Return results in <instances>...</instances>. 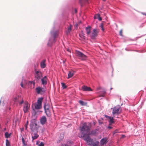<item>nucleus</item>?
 I'll use <instances>...</instances> for the list:
<instances>
[{
	"mask_svg": "<svg viewBox=\"0 0 146 146\" xmlns=\"http://www.w3.org/2000/svg\"><path fill=\"white\" fill-rule=\"evenodd\" d=\"M67 50L68 51L70 52H71L70 50V49H67Z\"/></svg>",
	"mask_w": 146,
	"mask_h": 146,
	"instance_id": "a18cd8bd",
	"label": "nucleus"
},
{
	"mask_svg": "<svg viewBox=\"0 0 146 146\" xmlns=\"http://www.w3.org/2000/svg\"><path fill=\"white\" fill-rule=\"evenodd\" d=\"M100 27L102 29V31H104V25L103 23H101V24Z\"/></svg>",
	"mask_w": 146,
	"mask_h": 146,
	"instance_id": "c756f323",
	"label": "nucleus"
},
{
	"mask_svg": "<svg viewBox=\"0 0 146 146\" xmlns=\"http://www.w3.org/2000/svg\"><path fill=\"white\" fill-rule=\"evenodd\" d=\"M91 28V27L90 26H88V27H86L85 29L86 33L88 36H90V34Z\"/></svg>",
	"mask_w": 146,
	"mask_h": 146,
	"instance_id": "4468645a",
	"label": "nucleus"
},
{
	"mask_svg": "<svg viewBox=\"0 0 146 146\" xmlns=\"http://www.w3.org/2000/svg\"><path fill=\"white\" fill-rule=\"evenodd\" d=\"M103 1H105L106 0H102Z\"/></svg>",
	"mask_w": 146,
	"mask_h": 146,
	"instance_id": "8fccbe9b",
	"label": "nucleus"
},
{
	"mask_svg": "<svg viewBox=\"0 0 146 146\" xmlns=\"http://www.w3.org/2000/svg\"><path fill=\"white\" fill-rule=\"evenodd\" d=\"M39 126L37 124L36 122L35 121H32L30 124V128L32 132L38 131Z\"/></svg>",
	"mask_w": 146,
	"mask_h": 146,
	"instance_id": "f03ea898",
	"label": "nucleus"
},
{
	"mask_svg": "<svg viewBox=\"0 0 146 146\" xmlns=\"http://www.w3.org/2000/svg\"><path fill=\"white\" fill-rule=\"evenodd\" d=\"M36 132H32V138L33 141L37 139L39 137V135L37 134Z\"/></svg>",
	"mask_w": 146,
	"mask_h": 146,
	"instance_id": "ddd939ff",
	"label": "nucleus"
},
{
	"mask_svg": "<svg viewBox=\"0 0 146 146\" xmlns=\"http://www.w3.org/2000/svg\"><path fill=\"white\" fill-rule=\"evenodd\" d=\"M80 36L82 40H84L85 39V36L84 34L82 33V34L80 35Z\"/></svg>",
	"mask_w": 146,
	"mask_h": 146,
	"instance_id": "b1692460",
	"label": "nucleus"
},
{
	"mask_svg": "<svg viewBox=\"0 0 146 146\" xmlns=\"http://www.w3.org/2000/svg\"><path fill=\"white\" fill-rule=\"evenodd\" d=\"M79 103L80 105L82 106H85L87 105V103L84 102L80 100L79 101Z\"/></svg>",
	"mask_w": 146,
	"mask_h": 146,
	"instance_id": "a878e982",
	"label": "nucleus"
},
{
	"mask_svg": "<svg viewBox=\"0 0 146 146\" xmlns=\"http://www.w3.org/2000/svg\"><path fill=\"white\" fill-rule=\"evenodd\" d=\"M105 117L106 118H108V119H109V117H109L108 116V115H105Z\"/></svg>",
	"mask_w": 146,
	"mask_h": 146,
	"instance_id": "37998d69",
	"label": "nucleus"
},
{
	"mask_svg": "<svg viewBox=\"0 0 146 146\" xmlns=\"http://www.w3.org/2000/svg\"><path fill=\"white\" fill-rule=\"evenodd\" d=\"M22 141L23 144V146H27V142L25 141L24 138L23 137L22 139Z\"/></svg>",
	"mask_w": 146,
	"mask_h": 146,
	"instance_id": "5701e85b",
	"label": "nucleus"
},
{
	"mask_svg": "<svg viewBox=\"0 0 146 146\" xmlns=\"http://www.w3.org/2000/svg\"><path fill=\"white\" fill-rule=\"evenodd\" d=\"M47 76H44L41 79L42 84L43 85H46L47 84Z\"/></svg>",
	"mask_w": 146,
	"mask_h": 146,
	"instance_id": "2eb2a0df",
	"label": "nucleus"
},
{
	"mask_svg": "<svg viewBox=\"0 0 146 146\" xmlns=\"http://www.w3.org/2000/svg\"><path fill=\"white\" fill-rule=\"evenodd\" d=\"M99 32V30L96 29H93L90 35V37L92 39H95L97 36Z\"/></svg>",
	"mask_w": 146,
	"mask_h": 146,
	"instance_id": "0eeeda50",
	"label": "nucleus"
},
{
	"mask_svg": "<svg viewBox=\"0 0 146 146\" xmlns=\"http://www.w3.org/2000/svg\"><path fill=\"white\" fill-rule=\"evenodd\" d=\"M117 133V132H116V131H114V133Z\"/></svg>",
	"mask_w": 146,
	"mask_h": 146,
	"instance_id": "de8ad7c7",
	"label": "nucleus"
},
{
	"mask_svg": "<svg viewBox=\"0 0 146 146\" xmlns=\"http://www.w3.org/2000/svg\"><path fill=\"white\" fill-rule=\"evenodd\" d=\"M23 103V101L22 100L21 102H19V104L20 105H21Z\"/></svg>",
	"mask_w": 146,
	"mask_h": 146,
	"instance_id": "e433bc0d",
	"label": "nucleus"
},
{
	"mask_svg": "<svg viewBox=\"0 0 146 146\" xmlns=\"http://www.w3.org/2000/svg\"><path fill=\"white\" fill-rule=\"evenodd\" d=\"M98 19L100 21H101L102 20V18L100 17L99 18H98Z\"/></svg>",
	"mask_w": 146,
	"mask_h": 146,
	"instance_id": "58836bf2",
	"label": "nucleus"
},
{
	"mask_svg": "<svg viewBox=\"0 0 146 146\" xmlns=\"http://www.w3.org/2000/svg\"><path fill=\"white\" fill-rule=\"evenodd\" d=\"M35 80L36 81L38 82V80L40 79L42 76V73L40 71L36 69L35 70Z\"/></svg>",
	"mask_w": 146,
	"mask_h": 146,
	"instance_id": "39448f33",
	"label": "nucleus"
},
{
	"mask_svg": "<svg viewBox=\"0 0 146 146\" xmlns=\"http://www.w3.org/2000/svg\"><path fill=\"white\" fill-rule=\"evenodd\" d=\"M20 99H21V97L20 96H18L15 98L14 99V100L15 102H19V100Z\"/></svg>",
	"mask_w": 146,
	"mask_h": 146,
	"instance_id": "4be33fe9",
	"label": "nucleus"
},
{
	"mask_svg": "<svg viewBox=\"0 0 146 146\" xmlns=\"http://www.w3.org/2000/svg\"><path fill=\"white\" fill-rule=\"evenodd\" d=\"M82 88L84 91H92V90L90 87H88L85 86H83Z\"/></svg>",
	"mask_w": 146,
	"mask_h": 146,
	"instance_id": "dca6fc26",
	"label": "nucleus"
},
{
	"mask_svg": "<svg viewBox=\"0 0 146 146\" xmlns=\"http://www.w3.org/2000/svg\"><path fill=\"white\" fill-rule=\"evenodd\" d=\"M46 121V117L44 116H43L41 118L40 120V122L43 125L44 124Z\"/></svg>",
	"mask_w": 146,
	"mask_h": 146,
	"instance_id": "a211bd4d",
	"label": "nucleus"
},
{
	"mask_svg": "<svg viewBox=\"0 0 146 146\" xmlns=\"http://www.w3.org/2000/svg\"><path fill=\"white\" fill-rule=\"evenodd\" d=\"M76 54L82 60H86L87 58V56L86 55L79 51H76Z\"/></svg>",
	"mask_w": 146,
	"mask_h": 146,
	"instance_id": "423d86ee",
	"label": "nucleus"
},
{
	"mask_svg": "<svg viewBox=\"0 0 146 146\" xmlns=\"http://www.w3.org/2000/svg\"><path fill=\"white\" fill-rule=\"evenodd\" d=\"M72 27V25H70L69 27L68 28L67 30L66 31V34H68L70 33L71 31Z\"/></svg>",
	"mask_w": 146,
	"mask_h": 146,
	"instance_id": "412c9836",
	"label": "nucleus"
},
{
	"mask_svg": "<svg viewBox=\"0 0 146 146\" xmlns=\"http://www.w3.org/2000/svg\"><path fill=\"white\" fill-rule=\"evenodd\" d=\"M112 109V115L113 117H115L116 115H118L121 113V110L119 106H117L111 109Z\"/></svg>",
	"mask_w": 146,
	"mask_h": 146,
	"instance_id": "20e7f679",
	"label": "nucleus"
},
{
	"mask_svg": "<svg viewBox=\"0 0 146 146\" xmlns=\"http://www.w3.org/2000/svg\"><path fill=\"white\" fill-rule=\"evenodd\" d=\"M113 117H109V125H111L114 122L113 121Z\"/></svg>",
	"mask_w": 146,
	"mask_h": 146,
	"instance_id": "aec40b11",
	"label": "nucleus"
},
{
	"mask_svg": "<svg viewBox=\"0 0 146 146\" xmlns=\"http://www.w3.org/2000/svg\"><path fill=\"white\" fill-rule=\"evenodd\" d=\"M30 109V105L27 102H24L23 104V110L25 113H26L29 111Z\"/></svg>",
	"mask_w": 146,
	"mask_h": 146,
	"instance_id": "9d476101",
	"label": "nucleus"
},
{
	"mask_svg": "<svg viewBox=\"0 0 146 146\" xmlns=\"http://www.w3.org/2000/svg\"><path fill=\"white\" fill-rule=\"evenodd\" d=\"M44 108L46 115L50 116L51 112L50 111L51 108L50 105L48 104H45L44 106Z\"/></svg>",
	"mask_w": 146,
	"mask_h": 146,
	"instance_id": "1a4fd4ad",
	"label": "nucleus"
},
{
	"mask_svg": "<svg viewBox=\"0 0 146 146\" xmlns=\"http://www.w3.org/2000/svg\"><path fill=\"white\" fill-rule=\"evenodd\" d=\"M86 1H88V0H86ZM82 0H79V2L81 4V5H82Z\"/></svg>",
	"mask_w": 146,
	"mask_h": 146,
	"instance_id": "ea45409f",
	"label": "nucleus"
},
{
	"mask_svg": "<svg viewBox=\"0 0 146 146\" xmlns=\"http://www.w3.org/2000/svg\"><path fill=\"white\" fill-rule=\"evenodd\" d=\"M68 143L70 144H73V142L72 141H70L68 142Z\"/></svg>",
	"mask_w": 146,
	"mask_h": 146,
	"instance_id": "c9c22d12",
	"label": "nucleus"
},
{
	"mask_svg": "<svg viewBox=\"0 0 146 146\" xmlns=\"http://www.w3.org/2000/svg\"><path fill=\"white\" fill-rule=\"evenodd\" d=\"M46 61V60L44 59L40 63V66L41 68H43L46 67V65L45 64Z\"/></svg>",
	"mask_w": 146,
	"mask_h": 146,
	"instance_id": "f3484780",
	"label": "nucleus"
},
{
	"mask_svg": "<svg viewBox=\"0 0 146 146\" xmlns=\"http://www.w3.org/2000/svg\"><path fill=\"white\" fill-rule=\"evenodd\" d=\"M36 90L37 93L38 94H42L45 91V90L44 88L40 87L36 88Z\"/></svg>",
	"mask_w": 146,
	"mask_h": 146,
	"instance_id": "9b49d317",
	"label": "nucleus"
},
{
	"mask_svg": "<svg viewBox=\"0 0 146 146\" xmlns=\"http://www.w3.org/2000/svg\"><path fill=\"white\" fill-rule=\"evenodd\" d=\"M39 146H44V143L42 142L40 143V144L38 145Z\"/></svg>",
	"mask_w": 146,
	"mask_h": 146,
	"instance_id": "2f4dec72",
	"label": "nucleus"
},
{
	"mask_svg": "<svg viewBox=\"0 0 146 146\" xmlns=\"http://www.w3.org/2000/svg\"><path fill=\"white\" fill-rule=\"evenodd\" d=\"M21 86L23 88V83L22 82H21Z\"/></svg>",
	"mask_w": 146,
	"mask_h": 146,
	"instance_id": "a19ab883",
	"label": "nucleus"
},
{
	"mask_svg": "<svg viewBox=\"0 0 146 146\" xmlns=\"http://www.w3.org/2000/svg\"><path fill=\"white\" fill-rule=\"evenodd\" d=\"M110 125H109L108 127V128L109 129H111L112 128V127Z\"/></svg>",
	"mask_w": 146,
	"mask_h": 146,
	"instance_id": "4c0bfd02",
	"label": "nucleus"
},
{
	"mask_svg": "<svg viewBox=\"0 0 146 146\" xmlns=\"http://www.w3.org/2000/svg\"><path fill=\"white\" fill-rule=\"evenodd\" d=\"M75 13H77V11L76 9H75Z\"/></svg>",
	"mask_w": 146,
	"mask_h": 146,
	"instance_id": "49530a36",
	"label": "nucleus"
},
{
	"mask_svg": "<svg viewBox=\"0 0 146 146\" xmlns=\"http://www.w3.org/2000/svg\"><path fill=\"white\" fill-rule=\"evenodd\" d=\"M142 14L146 16V13H142Z\"/></svg>",
	"mask_w": 146,
	"mask_h": 146,
	"instance_id": "c03bdc74",
	"label": "nucleus"
},
{
	"mask_svg": "<svg viewBox=\"0 0 146 146\" xmlns=\"http://www.w3.org/2000/svg\"><path fill=\"white\" fill-rule=\"evenodd\" d=\"M99 144V142L98 141H96L92 144V145L91 146H98Z\"/></svg>",
	"mask_w": 146,
	"mask_h": 146,
	"instance_id": "393cba45",
	"label": "nucleus"
},
{
	"mask_svg": "<svg viewBox=\"0 0 146 146\" xmlns=\"http://www.w3.org/2000/svg\"><path fill=\"white\" fill-rule=\"evenodd\" d=\"M100 17V15L98 14L94 16V18L95 19H98Z\"/></svg>",
	"mask_w": 146,
	"mask_h": 146,
	"instance_id": "7c9ffc66",
	"label": "nucleus"
},
{
	"mask_svg": "<svg viewBox=\"0 0 146 146\" xmlns=\"http://www.w3.org/2000/svg\"><path fill=\"white\" fill-rule=\"evenodd\" d=\"M28 124V121H27L25 125V129L26 130Z\"/></svg>",
	"mask_w": 146,
	"mask_h": 146,
	"instance_id": "473e14b6",
	"label": "nucleus"
},
{
	"mask_svg": "<svg viewBox=\"0 0 146 146\" xmlns=\"http://www.w3.org/2000/svg\"><path fill=\"white\" fill-rule=\"evenodd\" d=\"M11 134H9L8 133L6 132L5 133V136L6 138H9Z\"/></svg>",
	"mask_w": 146,
	"mask_h": 146,
	"instance_id": "bb28decb",
	"label": "nucleus"
},
{
	"mask_svg": "<svg viewBox=\"0 0 146 146\" xmlns=\"http://www.w3.org/2000/svg\"><path fill=\"white\" fill-rule=\"evenodd\" d=\"M43 98H39L37 100V103L35 104V109H39L41 108L42 103L43 100Z\"/></svg>",
	"mask_w": 146,
	"mask_h": 146,
	"instance_id": "6e6552de",
	"label": "nucleus"
},
{
	"mask_svg": "<svg viewBox=\"0 0 146 146\" xmlns=\"http://www.w3.org/2000/svg\"><path fill=\"white\" fill-rule=\"evenodd\" d=\"M108 141V138L107 137H104L100 141V146H103L104 145H106Z\"/></svg>",
	"mask_w": 146,
	"mask_h": 146,
	"instance_id": "f8f14e48",
	"label": "nucleus"
},
{
	"mask_svg": "<svg viewBox=\"0 0 146 146\" xmlns=\"http://www.w3.org/2000/svg\"><path fill=\"white\" fill-rule=\"evenodd\" d=\"M90 125V123H88V124L86 123H85L83 124L82 127H80V130L83 131L82 133L83 134L84 133L87 134L90 131V128L89 126Z\"/></svg>",
	"mask_w": 146,
	"mask_h": 146,
	"instance_id": "f257e3e1",
	"label": "nucleus"
},
{
	"mask_svg": "<svg viewBox=\"0 0 146 146\" xmlns=\"http://www.w3.org/2000/svg\"><path fill=\"white\" fill-rule=\"evenodd\" d=\"M122 30H121L119 31V34L121 36H122Z\"/></svg>",
	"mask_w": 146,
	"mask_h": 146,
	"instance_id": "f704fd0d",
	"label": "nucleus"
},
{
	"mask_svg": "<svg viewBox=\"0 0 146 146\" xmlns=\"http://www.w3.org/2000/svg\"><path fill=\"white\" fill-rule=\"evenodd\" d=\"M74 74V71L73 70H71L69 72L68 74V79H69L70 78H71L73 76Z\"/></svg>",
	"mask_w": 146,
	"mask_h": 146,
	"instance_id": "6ab92c4d",
	"label": "nucleus"
},
{
	"mask_svg": "<svg viewBox=\"0 0 146 146\" xmlns=\"http://www.w3.org/2000/svg\"><path fill=\"white\" fill-rule=\"evenodd\" d=\"M6 146H10V143L9 141V140L7 139L6 140Z\"/></svg>",
	"mask_w": 146,
	"mask_h": 146,
	"instance_id": "cd10ccee",
	"label": "nucleus"
},
{
	"mask_svg": "<svg viewBox=\"0 0 146 146\" xmlns=\"http://www.w3.org/2000/svg\"><path fill=\"white\" fill-rule=\"evenodd\" d=\"M4 130H6V128H4Z\"/></svg>",
	"mask_w": 146,
	"mask_h": 146,
	"instance_id": "09e8293b",
	"label": "nucleus"
},
{
	"mask_svg": "<svg viewBox=\"0 0 146 146\" xmlns=\"http://www.w3.org/2000/svg\"><path fill=\"white\" fill-rule=\"evenodd\" d=\"M112 89V88H111L110 90H111Z\"/></svg>",
	"mask_w": 146,
	"mask_h": 146,
	"instance_id": "3c124183",
	"label": "nucleus"
},
{
	"mask_svg": "<svg viewBox=\"0 0 146 146\" xmlns=\"http://www.w3.org/2000/svg\"><path fill=\"white\" fill-rule=\"evenodd\" d=\"M125 137V135H122V137H121V138H124Z\"/></svg>",
	"mask_w": 146,
	"mask_h": 146,
	"instance_id": "79ce46f5",
	"label": "nucleus"
},
{
	"mask_svg": "<svg viewBox=\"0 0 146 146\" xmlns=\"http://www.w3.org/2000/svg\"><path fill=\"white\" fill-rule=\"evenodd\" d=\"M89 133L90 134V135L91 134H94L95 133V132L94 131H92L91 133H90V131L88 133H87V134H88Z\"/></svg>",
	"mask_w": 146,
	"mask_h": 146,
	"instance_id": "72a5a7b5",
	"label": "nucleus"
},
{
	"mask_svg": "<svg viewBox=\"0 0 146 146\" xmlns=\"http://www.w3.org/2000/svg\"><path fill=\"white\" fill-rule=\"evenodd\" d=\"M61 85H62V87L63 88V89H65L67 88L66 86V85H65V84L64 83H62Z\"/></svg>",
	"mask_w": 146,
	"mask_h": 146,
	"instance_id": "c85d7f7f",
	"label": "nucleus"
},
{
	"mask_svg": "<svg viewBox=\"0 0 146 146\" xmlns=\"http://www.w3.org/2000/svg\"><path fill=\"white\" fill-rule=\"evenodd\" d=\"M83 135L84 139L86 141L88 145H90L92 143H93V140L90 138L89 136L90 134L89 133L88 134H87L84 133Z\"/></svg>",
	"mask_w": 146,
	"mask_h": 146,
	"instance_id": "7ed1b4c3",
	"label": "nucleus"
}]
</instances>
